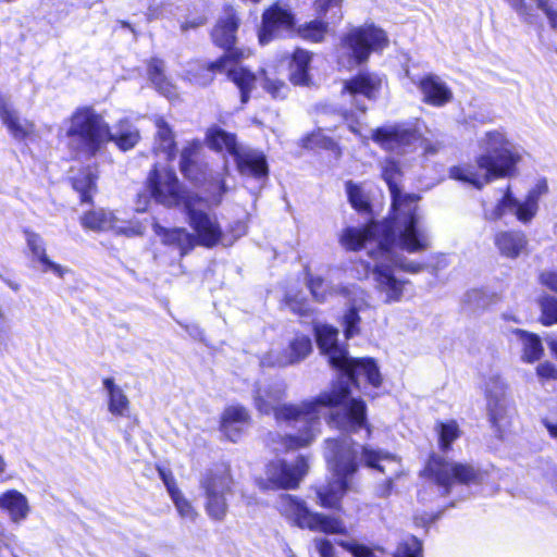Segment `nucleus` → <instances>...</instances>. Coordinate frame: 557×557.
Instances as JSON below:
<instances>
[{
	"label": "nucleus",
	"instance_id": "1",
	"mask_svg": "<svg viewBox=\"0 0 557 557\" xmlns=\"http://www.w3.org/2000/svg\"><path fill=\"white\" fill-rule=\"evenodd\" d=\"M314 333L318 347L327 357L330 364L343 371L330 392L344 388L345 396L335 405L329 423L350 433L366 428L369 437L371 429L367 423L366 404L362 399L350 397V386L358 385L361 376L373 387L380 386L382 380L375 361L371 358H350L346 348L338 344V331L332 325L315 324Z\"/></svg>",
	"mask_w": 557,
	"mask_h": 557
},
{
	"label": "nucleus",
	"instance_id": "2",
	"mask_svg": "<svg viewBox=\"0 0 557 557\" xmlns=\"http://www.w3.org/2000/svg\"><path fill=\"white\" fill-rule=\"evenodd\" d=\"M285 396L283 383L257 384L253 391L255 407L260 413H274L277 422H285L297 430V434L281 436L270 434L273 450L284 453L310 445L320 433V417L324 407L335 409V405L345 396V389L322 392L315 398L299 405L278 406Z\"/></svg>",
	"mask_w": 557,
	"mask_h": 557
},
{
	"label": "nucleus",
	"instance_id": "3",
	"mask_svg": "<svg viewBox=\"0 0 557 557\" xmlns=\"http://www.w3.org/2000/svg\"><path fill=\"white\" fill-rule=\"evenodd\" d=\"M382 177L392 197V213L381 222H371L364 228L380 232L382 243L396 240L408 253H419L431 247L429 230L422 225L418 202L420 196L403 194L399 188L401 172L398 163L387 158L382 162Z\"/></svg>",
	"mask_w": 557,
	"mask_h": 557
},
{
	"label": "nucleus",
	"instance_id": "4",
	"mask_svg": "<svg viewBox=\"0 0 557 557\" xmlns=\"http://www.w3.org/2000/svg\"><path fill=\"white\" fill-rule=\"evenodd\" d=\"M380 232H372V228L347 227L341 236V244L349 250H358L368 244L376 245L375 251H370L374 259L373 280L379 294L384 302L392 304L401 300L407 280L396 277L395 269H400L408 273H419L424 269V264L409 260L397 251H407L396 240L382 243Z\"/></svg>",
	"mask_w": 557,
	"mask_h": 557
},
{
	"label": "nucleus",
	"instance_id": "5",
	"mask_svg": "<svg viewBox=\"0 0 557 557\" xmlns=\"http://www.w3.org/2000/svg\"><path fill=\"white\" fill-rule=\"evenodd\" d=\"M325 443V459L334 475L332 481L317 490L320 505L325 508L339 506L341 499L348 490V476L358 469L359 448L361 460L369 468L385 472V466L382 462L397 463L396 457L392 454L370 446H359L349 437L327 440Z\"/></svg>",
	"mask_w": 557,
	"mask_h": 557
},
{
	"label": "nucleus",
	"instance_id": "6",
	"mask_svg": "<svg viewBox=\"0 0 557 557\" xmlns=\"http://www.w3.org/2000/svg\"><path fill=\"white\" fill-rule=\"evenodd\" d=\"M478 146L482 153L476 158V164L451 168V178L480 189L495 178L511 176L521 160L520 148L507 138L503 129L485 132L479 137Z\"/></svg>",
	"mask_w": 557,
	"mask_h": 557
},
{
	"label": "nucleus",
	"instance_id": "7",
	"mask_svg": "<svg viewBox=\"0 0 557 557\" xmlns=\"http://www.w3.org/2000/svg\"><path fill=\"white\" fill-rule=\"evenodd\" d=\"M63 125L69 146L89 157L110 140H114L122 150H128L139 139L138 131L127 121H122L116 133L112 134L104 119L91 107L76 109Z\"/></svg>",
	"mask_w": 557,
	"mask_h": 557
},
{
	"label": "nucleus",
	"instance_id": "8",
	"mask_svg": "<svg viewBox=\"0 0 557 557\" xmlns=\"http://www.w3.org/2000/svg\"><path fill=\"white\" fill-rule=\"evenodd\" d=\"M200 206L197 197L185 200L184 211L194 233L184 227L165 228L156 222L152 224L162 243L177 249L181 256L187 255L197 245L213 248L222 240L223 231L216 215L206 212Z\"/></svg>",
	"mask_w": 557,
	"mask_h": 557
},
{
	"label": "nucleus",
	"instance_id": "9",
	"mask_svg": "<svg viewBox=\"0 0 557 557\" xmlns=\"http://www.w3.org/2000/svg\"><path fill=\"white\" fill-rule=\"evenodd\" d=\"M207 140L213 149L225 150L234 158L242 176L251 177L258 182L267 180L269 168L262 151L239 146L234 134L220 127L210 128L207 133Z\"/></svg>",
	"mask_w": 557,
	"mask_h": 557
},
{
	"label": "nucleus",
	"instance_id": "10",
	"mask_svg": "<svg viewBox=\"0 0 557 557\" xmlns=\"http://www.w3.org/2000/svg\"><path fill=\"white\" fill-rule=\"evenodd\" d=\"M215 73H226L227 77L238 87L242 103L248 102L250 91L256 85V75L237 62L233 51L224 53L220 59L207 65L194 64L187 71V78L196 85L207 86L213 81Z\"/></svg>",
	"mask_w": 557,
	"mask_h": 557
},
{
	"label": "nucleus",
	"instance_id": "11",
	"mask_svg": "<svg viewBox=\"0 0 557 557\" xmlns=\"http://www.w3.org/2000/svg\"><path fill=\"white\" fill-rule=\"evenodd\" d=\"M234 480L227 465H219L208 470L200 480L205 492V510L210 519L223 521L226 517L227 496L233 493Z\"/></svg>",
	"mask_w": 557,
	"mask_h": 557
},
{
	"label": "nucleus",
	"instance_id": "12",
	"mask_svg": "<svg viewBox=\"0 0 557 557\" xmlns=\"http://www.w3.org/2000/svg\"><path fill=\"white\" fill-rule=\"evenodd\" d=\"M548 191V185L545 178L539 180L536 184L528 191L524 200L513 197L509 187L505 195L493 209L484 210V219L487 221H497L506 213H512L517 220L523 224L530 223L536 215L540 199Z\"/></svg>",
	"mask_w": 557,
	"mask_h": 557
},
{
	"label": "nucleus",
	"instance_id": "13",
	"mask_svg": "<svg viewBox=\"0 0 557 557\" xmlns=\"http://www.w3.org/2000/svg\"><path fill=\"white\" fill-rule=\"evenodd\" d=\"M281 512L301 529L326 534H346L347 529L339 518L312 512L305 502L292 495H283L280 500Z\"/></svg>",
	"mask_w": 557,
	"mask_h": 557
},
{
	"label": "nucleus",
	"instance_id": "14",
	"mask_svg": "<svg viewBox=\"0 0 557 557\" xmlns=\"http://www.w3.org/2000/svg\"><path fill=\"white\" fill-rule=\"evenodd\" d=\"M423 473L431 478L448 494L453 483L471 484L479 483L481 472L470 463L446 460L440 456H431Z\"/></svg>",
	"mask_w": 557,
	"mask_h": 557
},
{
	"label": "nucleus",
	"instance_id": "15",
	"mask_svg": "<svg viewBox=\"0 0 557 557\" xmlns=\"http://www.w3.org/2000/svg\"><path fill=\"white\" fill-rule=\"evenodd\" d=\"M354 61L360 64L368 60L371 52L381 51L388 46L386 33L373 24L352 28L342 41Z\"/></svg>",
	"mask_w": 557,
	"mask_h": 557
},
{
	"label": "nucleus",
	"instance_id": "16",
	"mask_svg": "<svg viewBox=\"0 0 557 557\" xmlns=\"http://www.w3.org/2000/svg\"><path fill=\"white\" fill-rule=\"evenodd\" d=\"M308 462L305 457L299 456L294 462L276 459L265 467V479H259L261 488H296L308 471Z\"/></svg>",
	"mask_w": 557,
	"mask_h": 557
},
{
	"label": "nucleus",
	"instance_id": "17",
	"mask_svg": "<svg viewBox=\"0 0 557 557\" xmlns=\"http://www.w3.org/2000/svg\"><path fill=\"white\" fill-rule=\"evenodd\" d=\"M198 146L193 144L185 147L181 153L180 168L183 175L196 184L208 182L207 191L211 195L212 201L218 205L221 202L227 188L221 174H208L207 169L199 165L196 161Z\"/></svg>",
	"mask_w": 557,
	"mask_h": 557
},
{
	"label": "nucleus",
	"instance_id": "18",
	"mask_svg": "<svg viewBox=\"0 0 557 557\" xmlns=\"http://www.w3.org/2000/svg\"><path fill=\"white\" fill-rule=\"evenodd\" d=\"M148 188L154 200L166 207L183 205L186 199L195 196L181 189V185L173 170L168 168H154L148 177Z\"/></svg>",
	"mask_w": 557,
	"mask_h": 557
},
{
	"label": "nucleus",
	"instance_id": "19",
	"mask_svg": "<svg viewBox=\"0 0 557 557\" xmlns=\"http://www.w3.org/2000/svg\"><path fill=\"white\" fill-rule=\"evenodd\" d=\"M372 139L383 149L405 153L423 144L421 133L410 123L394 124L373 131Z\"/></svg>",
	"mask_w": 557,
	"mask_h": 557
},
{
	"label": "nucleus",
	"instance_id": "20",
	"mask_svg": "<svg viewBox=\"0 0 557 557\" xmlns=\"http://www.w3.org/2000/svg\"><path fill=\"white\" fill-rule=\"evenodd\" d=\"M487 412L492 425L502 432L509 423L510 401L507 397V384L498 374L490 375L485 382Z\"/></svg>",
	"mask_w": 557,
	"mask_h": 557
},
{
	"label": "nucleus",
	"instance_id": "21",
	"mask_svg": "<svg viewBox=\"0 0 557 557\" xmlns=\"http://www.w3.org/2000/svg\"><path fill=\"white\" fill-rule=\"evenodd\" d=\"M85 228L92 231H113L128 237L143 235L146 226L138 220L126 221L116 216L112 211L98 209L86 213L81 219Z\"/></svg>",
	"mask_w": 557,
	"mask_h": 557
},
{
	"label": "nucleus",
	"instance_id": "22",
	"mask_svg": "<svg viewBox=\"0 0 557 557\" xmlns=\"http://www.w3.org/2000/svg\"><path fill=\"white\" fill-rule=\"evenodd\" d=\"M341 297L347 300V309L343 315L342 324L346 338H351L360 333L361 314L370 311L371 305L368 300L367 293L355 284L342 286L339 289Z\"/></svg>",
	"mask_w": 557,
	"mask_h": 557
},
{
	"label": "nucleus",
	"instance_id": "23",
	"mask_svg": "<svg viewBox=\"0 0 557 557\" xmlns=\"http://www.w3.org/2000/svg\"><path fill=\"white\" fill-rule=\"evenodd\" d=\"M382 86V78L374 73H360L345 81L342 96L351 102L360 113H364L367 106L364 100L376 98Z\"/></svg>",
	"mask_w": 557,
	"mask_h": 557
},
{
	"label": "nucleus",
	"instance_id": "24",
	"mask_svg": "<svg viewBox=\"0 0 557 557\" xmlns=\"http://www.w3.org/2000/svg\"><path fill=\"white\" fill-rule=\"evenodd\" d=\"M295 23L290 9L286 5L274 3L262 14V25L259 30V41L267 45L282 33L289 32Z\"/></svg>",
	"mask_w": 557,
	"mask_h": 557
},
{
	"label": "nucleus",
	"instance_id": "25",
	"mask_svg": "<svg viewBox=\"0 0 557 557\" xmlns=\"http://www.w3.org/2000/svg\"><path fill=\"white\" fill-rule=\"evenodd\" d=\"M312 351V342L307 335H296L286 350H271L264 355L260 364L262 367H287L300 362Z\"/></svg>",
	"mask_w": 557,
	"mask_h": 557
},
{
	"label": "nucleus",
	"instance_id": "26",
	"mask_svg": "<svg viewBox=\"0 0 557 557\" xmlns=\"http://www.w3.org/2000/svg\"><path fill=\"white\" fill-rule=\"evenodd\" d=\"M24 234L27 247L32 253V260L37 263V269L41 273L51 272L60 278L70 273V269L52 261L48 257L45 239L38 233L25 231Z\"/></svg>",
	"mask_w": 557,
	"mask_h": 557
},
{
	"label": "nucleus",
	"instance_id": "27",
	"mask_svg": "<svg viewBox=\"0 0 557 557\" xmlns=\"http://www.w3.org/2000/svg\"><path fill=\"white\" fill-rule=\"evenodd\" d=\"M238 24L239 20L235 10L232 7H226L223 16L220 17L212 30V39L218 46L227 50L225 53L235 52V58L239 63V59L244 58V51L231 50L236 39Z\"/></svg>",
	"mask_w": 557,
	"mask_h": 557
},
{
	"label": "nucleus",
	"instance_id": "28",
	"mask_svg": "<svg viewBox=\"0 0 557 557\" xmlns=\"http://www.w3.org/2000/svg\"><path fill=\"white\" fill-rule=\"evenodd\" d=\"M494 246L502 257L515 260L528 255L529 239L522 231H499L494 235Z\"/></svg>",
	"mask_w": 557,
	"mask_h": 557
},
{
	"label": "nucleus",
	"instance_id": "29",
	"mask_svg": "<svg viewBox=\"0 0 557 557\" xmlns=\"http://www.w3.org/2000/svg\"><path fill=\"white\" fill-rule=\"evenodd\" d=\"M0 119L11 136L16 140L25 139L34 131V124L26 119H22L9 99L1 91Z\"/></svg>",
	"mask_w": 557,
	"mask_h": 557
},
{
	"label": "nucleus",
	"instance_id": "30",
	"mask_svg": "<svg viewBox=\"0 0 557 557\" xmlns=\"http://www.w3.org/2000/svg\"><path fill=\"white\" fill-rule=\"evenodd\" d=\"M424 102L442 107L450 102L453 92L449 87L436 75L428 74L418 82Z\"/></svg>",
	"mask_w": 557,
	"mask_h": 557
},
{
	"label": "nucleus",
	"instance_id": "31",
	"mask_svg": "<svg viewBox=\"0 0 557 557\" xmlns=\"http://www.w3.org/2000/svg\"><path fill=\"white\" fill-rule=\"evenodd\" d=\"M0 509L5 511L14 523L26 520L30 512L27 497L16 490L0 494Z\"/></svg>",
	"mask_w": 557,
	"mask_h": 557
},
{
	"label": "nucleus",
	"instance_id": "32",
	"mask_svg": "<svg viewBox=\"0 0 557 557\" xmlns=\"http://www.w3.org/2000/svg\"><path fill=\"white\" fill-rule=\"evenodd\" d=\"M164 61L151 58L147 64L148 77L153 87L163 96L171 99L176 96V88L164 73Z\"/></svg>",
	"mask_w": 557,
	"mask_h": 557
},
{
	"label": "nucleus",
	"instance_id": "33",
	"mask_svg": "<svg viewBox=\"0 0 557 557\" xmlns=\"http://www.w3.org/2000/svg\"><path fill=\"white\" fill-rule=\"evenodd\" d=\"M157 128L153 150L157 154H163L166 161L175 157L174 134L170 125L162 116L154 117Z\"/></svg>",
	"mask_w": 557,
	"mask_h": 557
},
{
	"label": "nucleus",
	"instance_id": "34",
	"mask_svg": "<svg viewBox=\"0 0 557 557\" xmlns=\"http://www.w3.org/2000/svg\"><path fill=\"white\" fill-rule=\"evenodd\" d=\"M108 393V409L115 417H124L129 410V400L124 391L115 384L112 377H106L102 382Z\"/></svg>",
	"mask_w": 557,
	"mask_h": 557
},
{
	"label": "nucleus",
	"instance_id": "35",
	"mask_svg": "<svg viewBox=\"0 0 557 557\" xmlns=\"http://www.w3.org/2000/svg\"><path fill=\"white\" fill-rule=\"evenodd\" d=\"M311 61V54L304 50L297 49L293 54L290 63V81L295 85H307L309 82L308 77V65Z\"/></svg>",
	"mask_w": 557,
	"mask_h": 557
},
{
	"label": "nucleus",
	"instance_id": "36",
	"mask_svg": "<svg viewBox=\"0 0 557 557\" xmlns=\"http://www.w3.org/2000/svg\"><path fill=\"white\" fill-rule=\"evenodd\" d=\"M516 333L522 345V360L529 363L537 361L543 354V346L540 337L522 330H518Z\"/></svg>",
	"mask_w": 557,
	"mask_h": 557
},
{
	"label": "nucleus",
	"instance_id": "37",
	"mask_svg": "<svg viewBox=\"0 0 557 557\" xmlns=\"http://www.w3.org/2000/svg\"><path fill=\"white\" fill-rule=\"evenodd\" d=\"M307 284L312 297L319 302H324L333 296H341L338 289L343 286L333 285L320 276H309Z\"/></svg>",
	"mask_w": 557,
	"mask_h": 557
},
{
	"label": "nucleus",
	"instance_id": "38",
	"mask_svg": "<svg viewBox=\"0 0 557 557\" xmlns=\"http://www.w3.org/2000/svg\"><path fill=\"white\" fill-rule=\"evenodd\" d=\"M346 193L354 209L361 213H368L370 211L369 197L361 185L349 181L346 183Z\"/></svg>",
	"mask_w": 557,
	"mask_h": 557
},
{
	"label": "nucleus",
	"instance_id": "39",
	"mask_svg": "<svg viewBox=\"0 0 557 557\" xmlns=\"http://www.w3.org/2000/svg\"><path fill=\"white\" fill-rule=\"evenodd\" d=\"M440 447L447 451L450 445L460 436L459 426L456 421L438 422L437 428Z\"/></svg>",
	"mask_w": 557,
	"mask_h": 557
},
{
	"label": "nucleus",
	"instance_id": "40",
	"mask_svg": "<svg viewBox=\"0 0 557 557\" xmlns=\"http://www.w3.org/2000/svg\"><path fill=\"white\" fill-rule=\"evenodd\" d=\"M73 187L79 193L82 202H89L91 191L96 187V177L87 170L82 175L73 178Z\"/></svg>",
	"mask_w": 557,
	"mask_h": 557
},
{
	"label": "nucleus",
	"instance_id": "41",
	"mask_svg": "<svg viewBox=\"0 0 557 557\" xmlns=\"http://www.w3.org/2000/svg\"><path fill=\"white\" fill-rule=\"evenodd\" d=\"M250 416L247 409L240 405L227 407L221 420V428H230L231 423L249 424Z\"/></svg>",
	"mask_w": 557,
	"mask_h": 557
},
{
	"label": "nucleus",
	"instance_id": "42",
	"mask_svg": "<svg viewBox=\"0 0 557 557\" xmlns=\"http://www.w3.org/2000/svg\"><path fill=\"white\" fill-rule=\"evenodd\" d=\"M343 0H317L315 8L320 14L327 16L332 23H339L343 18Z\"/></svg>",
	"mask_w": 557,
	"mask_h": 557
},
{
	"label": "nucleus",
	"instance_id": "43",
	"mask_svg": "<svg viewBox=\"0 0 557 557\" xmlns=\"http://www.w3.org/2000/svg\"><path fill=\"white\" fill-rule=\"evenodd\" d=\"M542 311L541 321L544 325H553L557 323V298L545 295L540 299Z\"/></svg>",
	"mask_w": 557,
	"mask_h": 557
},
{
	"label": "nucleus",
	"instance_id": "44",
	"mask_svg": "<svg viewBox=\"0 0 557 557\" xmlns=\"http://www.w3.org/2000/svg\"><path fill=\"white\" fill-rule=\"evenodd\" d=\"M171 499L174 503L175 508L181 518L188 520L190 522H194L196 520V518L198 517V512L190 504V502L184 497L182 492H174V495L171 496Z\"/></svg>",
	"mask_w": 557,
	"mask_h": 557
},
{
	"label": "nucleus",
	"instance_id": "45",
	"mask_svg": "<svg viewBox=\"0 0 557 557\" xmlns=\"http://www.w3.org/2000/svg\"><path fill=\"white\" fill-rule=\"evenodd\" d=\"M304 39L320 42L326 34V24L321 21H312L299 29Z\"/></svg>",
	"mask_w": 557,
	"mask_h": 557
},
{
	"label": "nucleus",
	"instance_id": "46",
	"mask_svg": "<svg viewBox=\"0 0 557 557\" xmlns=\"http://www.w3.org/2000/svg\"><path fill=\"white\" fill-rule=\"evenodd\" d=\"M545 15L549 27L557 32V0H531Z\"/></svg>",
	"mask_w": 557,
	"mask_h": 557
},
{
	"label": "nucleus",
	"instance_id": "47",
	"mask_svg": "<svg viewBox=\"0 0 557 557\" xmlns=\"http://www.w3.org/2000/svg\"><path fill=\"white\" fill-rule=\"evenodd\" d=\"M302 146L308 149H334L336 145L330 137L324 136L321 132H317L304 138Z\"/></svg>",
	"mask_w": 557,
	"mask_h": 557
},
{
	"label": "nucleus",
	"instance_id": "48",
	"mask_svg": "<svg viewBox=\"0 0 557 557\" xmlns=\"http://www.w3.org/2000/svg\"><path fill=\"white\" fill-rule=\"evenodd\" d=\"M506 2L516 11L519 17L528 23L533 24L536 20L534 9L529 5L525 0H506Z\"/></svg>",
	"mask_w": 557,
	"mask_h": 557
},
{
	"label": "nucleus",
	"instance_id": "49",
	"mask_svg": "<svg viewBox=\"0 0 557 557\" xmlns=\"http://www.w3.org/2000/svg\"><path fill=\"white\" fill-rule=\"evenodd\" d=\"M285 300L288 308L299 315H308L311 311L304 297L288 293L286 294Z\"/></svg>",
	"mask_w": 557,
	"mask_h": 557
},
{
	"label": "nucleus",
	"instance_id": "50",
	"mask_svg": "<svg viewBox=\"0 0 557 557\" xmlns=\"http://www.w3.org/2000/svg\"><path fill=\"white\" fill-rule=\"evenodd\" d=\"M263 88L270 92L273 98H284L286 96L287 87L283 82L265 78Z\"/></svg>",
	"mask_w": 557,
	"mask_h": 557
},
{
	"label": "nucleus",
	"instance_id": "51",
	"mask_svg": "<svg viewBox=\"0 0 557 557\" xmlns=\"http://www.w3.org/2000/svg\"><path fill=\"white\" fill-rule=\"evenodd\" d=\"M314 547L321 557H335V549L327 539H314Z\"/></svg>",
	"mask_w": 557,
	"mask_h": 557
},
{
	"label": "nucleus",
	"instance_id": "52",
	"mask_svg": "<svg viewBox=\"0 0 557 557\" xmlns=\"http://www.w3.org/2000/svg\"><path fill=\"white\" fill-rule=\"evenodd\" d=\"M248 424L231 423L230 428H221L223 434L231 441L237 442Z\"/></svg>",
	"mask_w": 557,
	"mask_h": 557
},
{
	"label": "nucleus",
	"instance_id": "53",
	"mask_svg": "<svg viewBox=\"0 0 557 557\" xmlns=\"http://www.w3.org/2000/svg\"><path fill=\"white\" fill-rule=\"evenodd\" d=\"M159 475L163 481L170 497L174 495V492H181L171 472L164 469H159Z\"/></svg>",
	"mask_w": 557,
	"mask_h": 557
},
{
	"label": "nucleus",
	"instance_id": "54",
	"mask_svg": "<svg viewBox=\"0 0 557 557\" xmlns=\"http://www.w3.org/2000/svg\"><path fill=\"white\" fill-rule=\"evenodd\" d=\"M540 282L548 289L557 293V271H545L541 273Z\"/></svg>",
	"mask_w": 557,
	"mask_h": 557
},
{
	"label": "nucleus",
	"instance_id": "55",
	"mask_svg": "<svg viewBox=\"0 0 557 557\" xmlns=\"http://www.w3.org/2000/svg\"><path fill=\"white\" fill-rule=\"evenodd\" d=\"M536 373L543 379H555L557 377V369L549 362H543L537 366Z\"/></svg>",
	"mask_w": 557,
	"mask_h": 557
},
{
	"label": "nucleus",
	"instance_id": "56",
	"mask_svg": "<svg viewBox=\"0 0 557 557\" xmlns=\"http://www.w3.org/2000/svg\"><path fill=\"white\" fill-rule=\"evenodd\" d=\"M553 414L557 416V406L554 408ZM544 424L547 428L549 434L557 438V418L553 416L544 419Z\"/></svg>",
	"mask_w": 557,
	"mask_h": 557
},
{
	"label": "nucleus",
	"instance_id": "57",
	"mask_svg": "<svg viewBox=\"0 0 557 557\" xmlns=\"http://www.w3.org/2000/svg\"><path fill=\"white\" fill-rule=\"evenodd\" d=\"M206 23V18L203 16H198V17H195L190 21H186L185 23L182 24V30H187L189 28H196L198 26H201Z\"/></svg>",
	"mask_w": 557,
	"mask_h": 557
},
{
	"label": "nucleus",
	"instance_id": "58",
	"mask_svg": "<svg viewBox=\"0 0 557 557\" xmlns=\"http://www.w3.org/2000/svg\"><path fill=\"white\" fill-rule=\"evenodd\" d=\"M547 345H548L549 349L552 350V352L557 357V339H555V338L547 339Z\"/></svg>",
	"mask_w": 557,
	"mask_h": 557
},
{
	"label": "nucleus",
	"instance_id": "59",
	"mask_svg": "<svg viewBox=\"0 0 557 557\" xmlns=\"http://www.w3.org/2000/svg\"><path fill=\"white\" fill-rule=\"evenodd\" d=\"M189 334L194 337L200 338L201 331L197 326H191L190 329H187Z\"/></svg>",
	"mask_w": 557,
	"mask_h": 557
},
{
	"label": "nucleus",
	"instance_id": "60",
	"mask_svg": "<svg viewBox=\"0 0 557 557\" xmlns=\"http://www.w3.org/2000/svg\"><path fill=\"white\" fill-rule=\"evenodd\" d=\"M7 463L3 459V457L0 455V482L3 481L2 475L5 472Z\"/></svg>",
	"mask_w": 557,
	"mask_h": 557
},
{
	"label": "nucleus",
	"instance_id": "61",
	"mask_svg": "<svg viewBox=\"0 0 557 557\" xmlns=\"http://www.w3.org/2000/svg\"><path fill=\"white\" fill-rule=\"evenodd\" d=\"M4 282L14 292H17L20 289V284L15 283L13 281H10V280H5Z\"/></svg>",
	"mask_w": 557,
	"mask_h": 557
},
{
	"label": "nucleus",
	"instance_id": "62",
	"mask_svg": "<svg viewBox=\"0 0 557 557\" xmlns=\"http://www.w3.org/2000/svg\"><path fill=\"white\" fill-rule=\"evenodd\" d=\"M351 115H352V113L348 112V110H346V109H345V110H343V112H342V116H343V119H344L345 121H347V122L349 121V119H350V116H351Z\"/></svg>",
	"mask_w": 557,
	"mask_h": 557
},
{
	"label": "nucleus",
	"instance_id": "63",
	"mask_svg": "<svg viewBox=\"0 0 557 557\" xmlns=\"http://www.w3.org/2000/svg\"><path fill=\"white\" fill-rule=\"evenodd\" d=\"M349 128L351 132L357 133V128L352 124H349Z\"/></svg>",
	"mask_w": 557,
	"mask_h": 557
},
{
	"label": "nucleus",
	"instance_id": "64",
	"mask_svg": "<svg viewBox=\"0 0 557 557\" xmlns=\"http://www.w3.org/2000/svg\"><path fill=\"white\" fill-rule=\"evenodd\" d=\"M122 25L125 26V27H129V25L127 23H125V22H123Z\"/></svg>",
	"mask_w": 557,
	"mask_h": 557
}]
</instances>
